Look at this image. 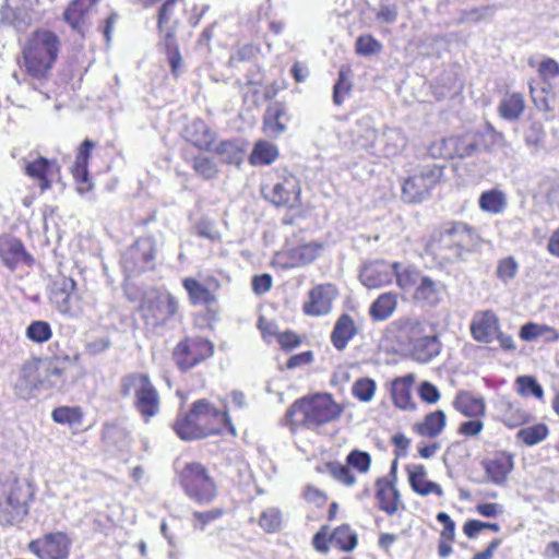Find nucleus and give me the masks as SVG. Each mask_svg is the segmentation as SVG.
Returning <instances> with one entry per match:
<instances>
[{
    "instance_id": "8",
    "label": "nucleus",
    "mask_w": 559,
    "mask_h": 559,
    "mask_svg": "<svg viewBox=\"0 0 559 559\" xmlns=\"http://www.w3.org/2000/svg\"><path fill=\"white\" fill-rule=\"evenodd\" d=\"M178 480L185 493L200 504L212 502L217 495L214 479L201 463H187L178 472Z\"/></svg>"
},
{
    "instance_id": "61",
    "label": "nucleus",
    "mask_w": 559,
    "mask_h": 559,
    "mask_svg": "<svg viewBox=\"0 0 559 559\" xmlns=\"http://www.w3.org/2000/svg\"><path fill=\"white\" fill-rule=\"evenodd\" d=\"M222 514L223 511L221 509H212L204 512H194L192 514L193 526L197 530L203 531L210 522L221 518Z\"/></svg>"
},
{
    "instance_id": "28",
    "label": "nucleus",
    "mask_w": 559,
    "mask_h": 559,
    "mask_svg": "<svg viewBox=\"0 0 559 559\" xmlns=\"http://www.w3.org/2000/svg\"><path fill=\"white\" fill-rule=\"evenodd\" d=\"M183 135L195 147L204 151H211L215 141V133L200 119L189 123L185 129Z\"/></svg>"
},
{
    "instance_id": "46",
    "label": "nucleus",
    "mask_w": 559,
    "mask_h": 559,
    "mask_svg": "<svg viewBox=\"0 0 559 559\" xmlns=\"http://www.w3.org/2000/svg\"><path fill=\"white\" fill-rule=\"evenodd\" d=\"M283 513L276 507H270L262 511L259 518L260 527L266 533H275L282 528Z\"/></svg>"
},
{
    "instance_id": "22",
    "label": "nucleus",
    "mask_w": 559,
    "mask_h": 559,
    "mask_svg": "<svg viewBox=\"0 0 559 559\" xmlns=\"http://www.w3.org/2000/svg\"><path fill=\"white\" fill-rule=\"evenodd\" d=\"M471 332L477 342L490 343L499 332V318L491 310L477 312L472 319Z\"/></svg>"
},
{
    "instance_id": "20",
    "label": "nucleus",
    "mask_w": 559,
    "mask_h": 559,
    "mask_svg": "<svg viewBox=\"0 0 559 559\" xmlns=\"http://www.w3.org/2000/svg\"><path fill=\"white\" fill-rule=\"evenodd\" d=\"M389 478H379L376 483L379 508L389 515L399 509L400 493L394 485L396 478V461L393 462Z\"/></svg>"
},
{
    "instance_id": "31",
    "label": "nucleus",
    "mask_w": 559,
    "mask_h": 559,
    "mask_svg": "<svg viewBox=\"0 0 559 559\" xmlns=\"http://www.w3.org/2000/svg\"><path fill=\"white\" fill-rule=\"evenodd\" d=\"M409 484L415 492L420 496L435 493L438 497L443 496V490L437 483L426 478L427 472L423 465H413L408 467Z\"/></svg>"
},
{
    "instance_id": "34",
    "label": "nucleus",
    "mask_w": 559,
    "mask_h": 559,
    "mask_svg": "<svg viewBox=\"0 0 559 559\" xmlns=\"http://www.w3.org/2000/svg\"><path fill=\"white\" fill-rule=\"evenodd\" d=\"M280 155L278 147L265 140H259L255 142L249 162L253 166H266L274 163Z\"/></svg>"
},
{
    "instance_id": "38",
    "label": "nucleus",
    "mask_w": 559,
    "mask_h": 559,
    "mask_svg": "<svg viewBox=\"0 0 559 559\" xmlns=\"http://www.w3.org/2000/svg\"><path fill=\"white\" fill-rule=\"evenodd\" d=\"M524 98L520 93L506 95L499 104V115L506 120H516L524 110Z\"/></svg>"
},
{
    "instance_id": "50",
    "label": "nucleus",
    "mask_w": 559,
    "mask_h": 559,
    "mask_svg": "<svg viewBox=\"0 0 559 559\" xmlns=\"http://www.w3.org/2000/svg\"><path fill=\"white\" fill-rule=\"evenodd\" d=\"M377 389L374 380L370 378H360L352 386V394L360 402H370Z\"/></svg>"
},
{
    "instance_id": "42",
    "label": "nucleus",
    "mask_w": 559,
    "mask_h": 559,
    "mask_svg": "<svg viewBox=\"0 0 559 559\" xmlns=\"http://www.w3.org/2000/svg\"><path fill=\"white\" fill-rule=\"evenodd\" d=\"M383 141L384 155L388 157L396 156L400 154L407 145V138L403 133L401 129L392 128L386 129L383 132Z\"/></svg>"
},
{
    "instance_id": "13",
    "label": "nucleus",
    "mask_w": 559,
    "mask_h": 559,
    "mask_svg": "<svg viewBox=\"0 0 559 559\" xmlns=\"http://www.w3.org/2000/svg\"><path fill=\"white\" fill-rule=\"evenodd\" d=\"M263 197L276 206L295 207L299 204L300 185L295 176H286L281 181L261 187Z\"/></svg>"
},
{
    "instance_id": "26",
    "label": "nucleus",
    "mask_w": 559,
    "mask_h": 559,
    "mask_svg": "<svg viewBox=\"0 0 559 559\" xmlns=\"http://www.w3.org/2000/svg\"><path fill=\"white\" fill-rule=\"evenodd\" d=\"M25 169L29 177L38 180L39 187L43 191L51 187V181L58 177L60 171V168L55 160H49L44 157H38L28 163Z\"/></svg>"
},
{
    "instance_id": "40",
    "label": "nucleus",
    "mask_w": 559,
    "mask_h": 559,
    "mask_svg": "<svg viewBox=\"0 0 559 559\" xmlns=\"http://www.w3.org/2000/svg\"><path fill=\"white\" fill-rule=\"evenodd\" d=\"M520 337L524 341L543 337L546 342H557L559 340V333L549 325L530 322L521 328Z\"/></svg>"
},
{
    "instance_id": "52",
    "label": "nucleus",
    "mask_w": 559,
    "mask_h": 559,
    "mask_svg": "<svg viewBox=\"0 0 559 559\" xmlns=\"http://www.w3.org/2000/svg\"><path fill=\"white\" fill-rule=\"evenodd\" d=\"M493 13L492 7H478L464 10L461 12L459 23L461 24H476L489 19Z\"/></svg>"
},
{
    "instance_id": "47",
    "label": "nucleus",
    "mask_w": 559,
    "mask_h": 559,
    "mask_svg": "<svg viewBox=\"0 0 559 559\" xmlns=\"http://www.w3.org/2000/svg\"><path fill=\"white\" fill-rule=\"evenodd\" d=\"M548 427L545 424H537L520 429L516 437L526 445L533 447L545 440L548 436Z\"/></svg>"
},
{
    "instance_id": "18",
    "label": "nucleus",
    "mask_w": 559,
    "mask_h": 559,
    "mask_svg": "<svg viewBox=\"0 0 559 559\" xmlns=\"http://www.w3.org/2000/svg\"><path fill=\"white\" fill-rule=\"evenodd\" d=\"M442 243L451 251L444 255L447 260L460 258L463 250H467L474 242L473 230L463 223H456L441 234Z\"/></svg>"
},
{
    "instance_id": "4",
    "label": "nucleus",
    "mask_w": 559,
    "mask_h": 559,
    "mask_svg": "<svg viewBox=\"0 0 559 559\" xmlns=\"http://www.w3.org/2000/svg\"><path fill=\"white\" fill-rule=\"evenodd\" d=\"M34 489L29 480L14 473L0 476V516L10 525L20 523L29 510Z\"/></svg>"
},
{
    "instance_id": "19",
    "label": "nucleus",
    "mask_w": 559,
    "mask_h": 559,
    "mask_svg": "<svg viewBox=\"0 0 559 559\" xmlns=\"http://www.w3.org/2000/svg\"><path fill=\"white\" fill-rule=\"evenodd\" d=\"M41 376L39 362L24 364L15 382L16 394L21 399L27 400L33 396L35 391L46 389V382Z\"/></svg>"
},
{
    "instance_id": "54",
    "label": "nucleus",
    "mask_w": 559,
    "mask_h": 559,
    "mask_svg": "<svg viewBox=\"0 0 559 559\" xmlns=\"http://www.w3.org/2000/svg\"><path fill=\"white\" fill-rule=\"evenodd\" d=\"M192 168L206 180L214 178L218 171L214 160L206 156H197L192 162Z\"/></svg>"
},
{
    "instance_id": "12",
    "label": "nucleus",
    "mask_w": 559,
    "mask_h": 559,
    "mask_svg": "<svg viewBox=\"0 0 559 559\" xmlns=\"http://www.w3.org/2000/svg\"><path fill=\"white\" fill-rule=\"evenodd\" d=\"M213 353L214 346L210 341L199 336L186 337L176 345L173 358L180 370L187 371L210 358Z\"/></svg>"
},
{
    "instance_id": "57",
    "label": "nucleus",
    "mask_w": 559,
    "mask_h": 559,
    "mask_svg": "<svg viewBox=\"0 0 559 559\" xmlns=\"http://www.w3.org/2000/svg\"><path fill=\"white\" fill-rule=\"evenodd\" d=\"M382 45L371 35L359 36L356 40V51L362 56H370L380 52Z\"/></svg>"
},
{
    "instance_id": "49",
    "label": "nucleus",
    "mask_w": 559,
    "mask_h": 559,
    "mask_svg": "<svg viewBox=\"0 0 559 559\" xmlns=\"http://www.w3.org/2000/svg\"><path fill=\"white\" fill-rule=\"evenodd\" d=\"M52 419L58 424L78 426L82 423V412L79 407L60 406L52 411Z\"/></svg>"
},
{
    "instance_id": "56",
    "label": "nucleus",
    "mask_w": 559,
    "mask_h": 559,
    "mask_svg": "<svg viewBox=\"0 0 559 559\" xmlns=\"http://www.w3.org/2000/svg\"><path fill=\"white\" fill-rule=\"evenodd\" d=\"M519 265L514 258L508 257L499 261L497 266V276L503 283H509L518 273Z\"/></svg>"
},
{
    "instance_id": "1",
    "label": "nucleus",
    "mask_w": 559,
    "mask_h": 559,
    "mask_svg": "<svg viewBox=\"0 0 559 559\" xmlns=\"http://www.w3.org/2000/svg\"><path fill=\"white\" fill-rule=\"evenodd\" d=\"M223 428H228L231 435H236L228 414L205 400L194 402L191 411L174 424L175 432L182 440L202 439L218 433Z\"/></svg>"
},
{
    "instance_id": "3",
    "label": "nucleus",
    "mask_w": 559,
    "mask_h": 559,
    "mask_svg": "<svg viewBox=\"0 0 559 559\" xmlns=\"http://www.w3.org/2000/svg\"><path fill=\"white\" fill-rule=\"evenodd\" d=\"M60 39L51 31L36 29L23 47V60L26 72L35 79L45 78L57 60Z\"/></svg>"
},
{
    "instance_id": "63",
    "label": "nucleus",
    "mask_w": 559,
    "mask_h": 559,
    "mask_svg": "<svg viewBox=\"0 0 559 559\" xmlns=\"http://www.w3.org/2000/svg\"><path fill=\"white\" fill-rule=\"evenodd\" d=\"M418 394L419 397L428 404H436L440 400V392L438 388L428 381L420 383Z\"/></svg>"
},
{
    "instance_id": "45",
    "label": "nucleus",
    "mask_w": 559,
    "mask_h": 559,
    "mask_svg": "<svg viewBox=\"0 0 559 559\" xmlns=\"http://www.w3.org/2000/svg\"><path fill=\"white\" fill-rule=\"evenodd\" d=\"M156 307L158 311L156 319L164 322L177 313L179 302L170 293H162L156 298Z\"/></svg>"
},
{
    "instance_id": "33",
    "label": "nucleus",
    "mask_w": 559,
    "mask_h": 559,
    "mask_svg": "<svg viewBox=\"0 0 559 559\" xmlns=\"http://www.w3.org/2000/svg\"><path fill=\"white\" fill-rule=\"evenodd\" d=\"M498 405L500 419L506 426L514 428L528 420V414L522 409L518 402L503 399Z\"/></svg>"
},
{
    "instance_id": "27",
    "label": "nucleus",
    "mask_w": 559,
    "mask_h": 559,
    "mask_svg": "<svg viewBox=\"0 0 559 559\" xmlns=\"http://www.w3.org/2000/svg\"><path fill=\"white\" fill-rule=\"evenodd\" d=\"M414 382L415 376L413 373L393 380L391 393L396 407L404 411H414L416 408V403L412 397V386Z\"/></svg>"
},
{
    "instance_id": "7",
    "label": "nucleus",
    "mask_w": 559,
    "mask_h": 559,
    "mask_svg": "<svg viewBox=\"0 0 559 559\" xmlns=\"http://www.w3.org/2000/svg\"><path fill=\"white\" fill-rule=\"evenodd\" d=\"M122 396H134V407L145 420L159 412V395L145 373L133 372L124 376L120 382Z\"/></svg>"
},
{
    "instance_id": "44",
    "label": "nucleus",
    "mask_w": 559,
    "mask_h": 559,
    "mask_svg": "<svg viewBox=\"0 0 559 559\" xmlns=\"http://www.w3.org/2000/svg\"><path fill=\"white\" fill-rule=\"evenodd\" d=\"M516 392L523 397L544 399V389L533 376H519L515 379Z\"/></svg>"
},
{
    "instance_id": "11",
    "label": "nucleus",
    "mask_w": 559,
    "mask_h": 559,
    "mask_svg": "<svg viewBox=\"0 0 559 559\" xmlns=\"http://www.w3.org/2000/svg\"><path fill=\"white\" fill-rule=\"evenodd\" d=\"M72 538L62 531L46 533L28 543L27 549L38 559H69Z\"/></svg>"
},
{
    "instance_id": "62",
    "label": "nucleus",
    "mask_w": 559,
    "mask_h": 559,
    "mask_svg": "<svg viewBox=\"0 0 559 559\" xmlns=\"http://www.w3.org/2000/svg\"><path fill=\"white\" fill-rule=\"evenodd\" d=\"M330 471L334 478L340 483L346 486H352L355 484V476L348 466L335 463L330 465Z\"/></svg>"
},
{
    "instance_id": "51",
    "label": "nucleus",
    "mask_w": 559,
    "mask_h": 559,
    "mask_svg": "<svg viewBox=\"0 0 559 559\" xmlns=\"http://www.w3.org/2000/svg\"><path fill=\"white\" fill-rule=\"evenodd\" d=\"M26 336L34 343H45L52 336L51 326L46 321H34L27 326Z\"/></svg>"
},
{
    "instance_id": "30",
    "label": "nucleus",
    "mask_w": 559,
    "mask_h": 559,
    "mask_svg": "<svg viewBox=\"0 0 559 559\" xmlns=\"http://www.w3.org/2000/svg\"><path fill=\"white\" fill-rule=\"evenodd\" d=\"M513 469V459L511 455L501 453L489 460L485 464L487 477L495 485L501 486L507 481V478Z\"/></svg>"
},
{
    "instance_id": "64",
    "label": "nucleus",
    "mask_w": 559,
    "mask_h": 559,
    "mask_svg": "<svg viewBox=\"0 0 559 559\" xmlns=\"http://www.w3.org/2000/svg\"><path fill=\"white\" fill-rule=\"evenodd\" d=\"M438 522L443 524V530L440 534L441 539L453 540L455 535V523L445 512L437 514Z\"/></svg>"
},
{
    "instance_id": "10",
    "label": "nucleus",
    "mask_w": 559,
    "mask_h": 559,
    "mask_svg": "<svg viewBox=\"0 0 559 559\" xmlns=\"http://www.w3.org/2000/svg\"><path fill=\"white\" fill-rule=\"evenodd\" d=\"M480 134L466 132L460 136H449L431 143L428 154L433 158H465L473 156L479 148Z\"/></svg>"
},
{
    "instance_id": "23",
    "label": "nucleus",
    "mask_w": 559,
    "mask_h": 559,
    "mask_svg": "<svg viewBox=\"0 0 559 559\" xmlns=\"http://www.w3.org/2000/svg\"><path fill=\"white\" fill-rule=\"evenodd\" d=\"M288 120L286 106L278 102L272 103L265 109L262 130L269 138L276 139L287 130Z\"/></svg>"
},
{
    "instance_id": "25",
    "label": "nucleus",
    "mask_w": 559,
    "mask_h": 559,
    "mask_svg": "<svg viewBox=\"0 0 559 559\" xmlns=\"http://www.w3.org/2000/svg\"><path fill=\"white\" fill-rule=\"evenodd\" d=\"M0 259L10 270H14L21 263L31 265L33 262L22 241L13 237L0 238Z\"/></svg>"
},
{
    "instance_id": "36",
    "label": "nucleus",
    "mask_w": 559,
    "mask_h": 559,
    "mask_svg": "<svg viewBox=\"0 0 559 559\" xmlns=\"http://www.w3.org/2000/svg\"><path fill=\"white\" fill-rule=\"evenodd\" d=\"M447 417L443 411L429 413L423 423L415 426L418 435L429 438L439 436L445 427Z\"/></svg>"
},
{
    "instance_id": "16",
    "label": "nucleus",
    "mask_w": 559,
    "mask_h": 559,
    "mask_svg": "<svg viewBox=\"0 0 559 559\" xmlns=\"http://www.w3.org/2000/svg\"><path fill=\"white\" fill-rule=\"evenodd\" d=\"M337 289L332 284L314 286L308 295V301L304 305V311L308 316L319 317L328 314L332 309V302L337 297Z\"/></svg>"
},
{
    "instance_id": "53",
    "label": "nucleus",
    "mask_w": 559,
    "mask_h": 559,
    "mask_svg": "<svg viewBox=\"0 0 559 559\" xmlns=\"http://www.w3.org/2000/svg\"><path fill=\"white\" fill-rule=\"evenodd\" d=\"M215 152L228 164H238L241 160V150L235 141H223L216 147Z\"/></svg>"
},
{
    "instance_id": "39",
    "label": "nucleus",
    "mask_w": 559,
    "mask_h": 559,
    "mask_svg": "<svg viewBox=\"0 0 559 559\" xmlns=\"http://www.w3.org/2000/svg\"><path fill=\"white\" fill-rule=\"evenodd\" d=\"M322 250V246L318 242H310L297 248L289 252L292 260L290 266H302L314 261Z\"/></svg>"
},
{
    "instance_id": "59",
    "label": "nucleus",
    "mask_w": 559,
    "mask_h": 559,
    "mask_svg": "<svg viewBox=\"0 0 559 559\" xmlns=\"http://www.w3.org/2000/svg\"><path fill=\"white\" fill-rule=\"evenodd\" d=\"M350 88V83L346 80L344 71L341 70L338 80L333 87V103L337 106L342 105L345 97L349 94Z\"/></svg>"
},
{
    "instance_id": "2",
    "label": "nucleus",
    "mask_w": 559,
    "mask_h": 559,
    "mask_svg": "<svg viewBox=\"0 0 559 559\" xmlns=\"http://www.w3.org/2000/svg\"><path fill=\"white\" fill-rule=\"evenodd\" d=\"M343 407L330 394H314L296 401L286 412L283 419L292 432L299 428L316 429L337 419Z\"/></svg>"
},
{
    "instance_id": "6",
    "label": "nucleus",
    "mask_w": 559,
    "mask_h": 559,
    "mask_svg": "<svg viewBox=\"0 0 559 559\" xmlns=\"http://www.w3.org/2000/svg\"><path fill=\"white\" fill-rule=\"evenodd\" d=\"M158 10L157 26L160 44L164 46L174 75H178L182 67V58L175 38V29L179 23L177 13L183 10L182 0H163Z\"/></svg>"
},
{
    "instance_id": "9",
    "label": "nucleus",
    "mask_w": 559,
    "mask_h": 559,
    "mask_svg": "<svg viewBox=\"0 0 559 559\" xmlns=\"http://www.w3.org/2000/svg\"><path fill=\"white\" fill-rule=\"evenodd\" d=\"M443 175V166L428 164L418 168L413 175L404 179L402 183V198L408 203H417L427 199L431 190L440 181Z\"/></svg>"
},
{
    "instance_id": "21",
    "label": "nucleus",
    "mask_w": 559,
    "mask_h": 559,
    "mask_svg": "<svg viewBox=\"0 0 559 559\" xmlns=\"http://www.w3.org/2000/svg\"><path fill=\"white\" fill-rule=\"evenodd\" d=\"M445 293L447 287L441 281L424 275L414 289L413 298L423 306L436 307L443 300Z\"/></svg>"
},
{
    "instance_id": "60",
    "label": "nucleus",
    "mask_w": 559,
    "mask_h": 559,
    "mask_svg": "<svg viewBox=\"0 0 559 559\" xmlns=\"http://www.w3.org/2000/svg\"><path fill=\"white\" fill-rule=\"evenodd\" d=\"M537 72L544 82L549 83L559 76V63L550 58L544 59L540 61Z\"/></svg>"
},
{
    "instance_id": "37",
    "label": "nucleus",
    "mask_w": 559,
    "mask_h": 559,
    "mask_svg": "<svg viewBox=\"0 0 559 559\" xmlns=\"http://www.w3.org/2000/svg\"><path fill=\"white\" fill-rule=\"evenodd\" d=\"M397 305L396 295L393 293L381 294L370 306L369 313L376 321L390 318Z\"/></svg>"
},
{
    "instance_id": "15",
    "label": "nucleus",
    "mask_w": 559,
    "mask_h": 559,
    "mask_svg": "<svg viewBox=\"0 0 559 559\" xmlns=\"http://www.w3.org/2000/svg\"><path fill=\"white\" fill-rule=\"evenodd\" d=\"M399 266L397 262L389 263L384 260L368 262L361 266L359 280L369 289L381 288L392 283L394 269Z\"/></svg>"
},
{
    "instance_id": "41",
    "label": "nucleus",
    "mask_w": 559,
    "mask_h": 559,
    "mask_svg": "<svg viewBox=\"0 0 559 559\" xmlns=\"http://www.w3.org/2000/svg\"><path fill=\"white\" fill-rule=\"evenodd\" d=\"M353 143L359 148H369L376 138L377 131L373 129L368 120H358L350 130Z\"/></svg>"
},
{
    "instance_id": "5",
    "label": "nucleus",
    "mask_w": 559,
    "mask_h": 559,
    "mask_svg": "<svg viewBox=\"0 0 559 559\" xmlns=\"http://www.w3.org/2000/svg\"><path fill=\"white\" fill-rule=\"evenodd\" d=\"M400 331L407 338L415 360L426 364L440 354L442 345L432 324L407 318L400 321Z\"/></svg>"
},
{
    "instance_id": "55",
    "label": "nucleus",
    "mask_w": 559,
    "mask_h": 559,
    "mask_svg": "<svg viewBox=\"0 0 559 559\" xmlns=\"http://www.w3.org/2000/svg\"><path fill=\"white\" fill-rule=\"evenodd\" d=\"M46 388H61L64 382V370L55 362H50L45 369Z\"/></svg>"
},
{
    "instance_id": "32",
    "label": "nucleus",
    "mask_w": 559,
    "mask_h": 559,
    "mask_svg": "<svg viewBox=\"0 0 559 559\" xmlns=\"http://www.w3.org/2000/svg\"><path fill=\"white\" fill-rule=\"evenodd\" d=\"M356 334L357 328L353 318L348 314H342L335 322L331 341L336 349L343 350Z\"/></svg>"
},
{
    "instance_id": "43",
    "label": "nucleus",
    "mask_w": 559,
    "mask_h": 559,
    "mask_svg": "<svg viewBox=\"0 0 559 559\" xmlns=\"http://www.w3.org/2000/svg\"><path fill=\"white\" fill-rule=\"evenodd\" d=\"M330 542L343 551H352L357 546V534L348 525H341L333 531Z\"/></svg>"
},
{
    "instance_id": "58",
    "label": "nucleus",
    "mask_w": 559,
    "mask_h": 559,
    "mask_svg": "<svg viewBox=\"0 0 559 559\" xmlns=\"http://www.w3.org/2000/svg\"><path fill=\"white\" fill-rule=\"evenodd\" d=\"M370 463H371V457H370L369 453H367V452L354 450L347 455V464L349 466H353L360 473L368 472V469L370 467Z\"/></svg>"
},
{
    "instance_id": "14",
    "label": "nucleus",
    "mask_w": 559,
    "mask_h": 559,
    "mask_svg": "<svg viewBox=\"0 0 559 559\" xmlns=\"http://www.w3.org/2000/svg\"><path fill=\"white\" fill-rule=\"evenodd\" d=\"M75 289L76 283L70 277L55 282L50 299L60 313L70 317L81 314L82 308L75 297Z\"/></svg>"
},
{
    "instance_id": "29",
    "label": "nucleus",
    "mask_w": 559,
    "mask_h": 559,
    "mask_svg": "<svg viewBox=\"0 0 559 559\" xmlns=\"http://www.w3.org/2000/svg\"><path fill=\"white\" fill-rule=\"evenodd\" d=\"M454 408L466 417L479 418L485 416L486 404L483 397L471 392H459L453 401Z\"/></svg>"
},
{
    "instance_id": "17",
    "label": "nucleus",
    "mask_w": 559,
    "mask_h": 559,
    "mask_svg": "<svg viewBox=\"0 0 559 559\" xmlns=\"http://www.w3.org/2000/svg\"><path fill=\"white\" fill-rule=\"evenodd\" d=\"M99 0H73L63 12V20L70 27L84 36Z\"/></svg>"
},
{
    "instance_id": "35",
    "label": "nucleus",
    "mask_w": 559,
    "mask_h": 559,
    "mask_svg": "<svg viewBox=\"0 0 559 559\" xmlns=\"http://www.w3.org/2000/svg\"><path fill=\"white\" fill-rule=\"evenodd\" d=\"M507 204V195L499 189L484 191L478 199L480 210L492 215L502 213Z\"/></svg>"
},
{
    "instance_id": "48",
    "label": "nucleus",
    "mask_w": 559,
    "mask_h": 559,
    "mask_svg": "<svg viewBox=\"0 0 559 559\" xmlns=\"http://www.w3.org/2000/svg\"><path fill=\"white\" fill-rule=\"evenodd\" d=\"M400 267L401 265L394 269L397 285L402 289H415L425 274L413 266H405L402 270Z\"/></svg>"
},
{
    "instance_id": "24",
    "label": "nucleus",
    "mask_w": 559,
    "mask_h": 559,
    "mask_svg": "<svg viewBox=\"0 0 559 559\" xmlns=\"http://www.w3.org/2000/svg\"><path fill=\"white\" fill-rule=\"evenodd\" d=\"M182 285L188 293L190 302L193 306H211L216 302L214 292L219 288V282L217 280H209L207 285L205 286L195 278L186 277L182 280Z\"/></svg>"
}]
</instances>
